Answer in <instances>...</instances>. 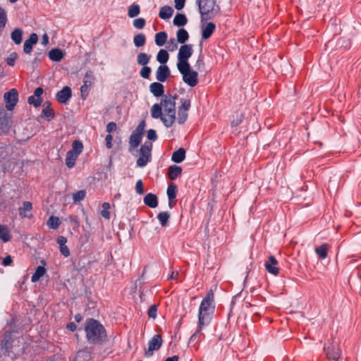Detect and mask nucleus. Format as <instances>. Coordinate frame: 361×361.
<instances>
[{"mask_svg":"<svg viewBox=\"0 0 361 361\" xmlns=\"http://www.w3.org/2000/svg\"><path fill=\"white\" fill-rule=\"evenodd\" d=\"M11 263H12V259L10 255H8L7 257H6L2 261V264L5 267L10 265Z\"/></svg>","mask_w":361,"mask_h":361,"instance_id":"obj_61","label":"nucleus"},{"mask_svg":"<svg viewBox=\"0 0 361 361\" xmlns=\"http://www.w3.org/2000/svg\"><path fill=\"white\" fill-rule=\"evenodd\" d=\"M133 43L136 47H143L146 43V37L144 34L140 33L134 36Z\"/></svg>","mask_w":361,"mask_h":361,"instance_id":"obj_34","label":"nucleus"},{"mask_svg":"<svg viewBox=\"0 0 361 361\" xmlns=\"http://www.w3.org/2000/svg\"><path fill=\"white\" fill-rule=\"evenodd\" d=\"M145 128V121H142L139 125L137 126L135 130L133 131V133L141 135L143 136L144 131Z\"/></svg>","mask_w":361,"mask_h":361,"instance_id":"obj_50","label":"nucleus"},{"mask_svg":"<svg viewBox=\"0 0 361 361\" xmlns=\"http://www.w3.org/2000/svg\"><path fill=\"white\" fill-rule=\"evenodd\" d=\"M71 97V90L69 87H64L56 94L57 100L62 104H65Z\"/></svg>","mask_w":361,"mask_h":361,"instance_id":"obj_18","label":"nucleus"},{"mask_svg":"<svg viewBox=\"0 0 361 361\" xmlns=\"http://www.w3.org/2000/svg\"><path fill=\"white\" fill-rule=\"evenodd\" d=\"M57 243L60 245V247L64 246V245H66V243H67V239L64 236H60L57 239Z\"/></svg>","mask_w":361,"mask_h":361,"instance_id":"obj_60","label":"nucleus"},{"mask_svg":"<svg viewBox=\"0 0 361 361\" xmlns=\"http://www.w3.org/2000/svg\"><path fill=\"white\" fill-rule=\"evenodd\" d=\"M150 59V55H148L144 52H141L139 53L137 56V63L142 66H147V64L149 62Z\"/></svg>","mask_w":361,"mask_h":361,"instance_id":"obj_30","label":"nucleus"},{"mask_svg":"<svg viewBox=\"0 0 361 361\" xmlns=\"http://www.w3.org/2000/svg\"><path fill=\"white\" fill-rule=\"evenodd\" d=\"M177 41L180 44H184L189 38V34L184 28H180L176 33Z\"/></svg>","mask_w":361,"mask_h":361,"instance_id":"obj_28","label":"nucleus"},{"mask_svg":"<svg viewBox=\"0 0 361 361\" xmlns=\"http://www.w3.org/2000/svg\"><path fill=\"white\" fill-rule=\"evenodd\" d=\"M142 138V135L133 132L129 139V144L130 146V150H131V149L137 148L140 145Z\"/></svg>","mask_w":361,"mask_h":361,"instance_id":"obj_24","label":"nucleus"},{"mask_svg":"<svg viewBox=\"0 0 361 361\" xmlns=\"http://www.w3.org/2000/svg\"><path fill=\"white\" fill-rule=\"evenodd\" d=\"M144 203L150 208H155L158 204L157 197L152 193H148L144 197Z\"/></svg>","mask_w":361,"mask_h":361,"instance_id":"obj_21","label":"nucleus"},{"mask_svg":"<svg viewBox=\"0 0 361 361\" xmlns=\"http://www.w3.org/2000/svg\"><path fill=\"white\" fill-rule=\"evenodd\" d=\"M169 68L166 65H161L158 67L156 72V78L159 82H164L170 75Z\"/></svg>","mask_w":361,"mask_h":361,"instance_id":"obj_14","label":"nucleus"},{"mask_svg":"<svg viewBox=\"0 0 361 361\" xmlns=\"http://www.w3.org/2000/svg\"><path fill=\"white\" fill-rule=\"evenodd\" d=\"M140 11V9L139 5L132 4L128 8V16L130 18H135L139 15Z\"/></svg>","mask_w":361,"mask_h":361,"instance_id":"obj_43","label":"nucleus"},{"mask_svg":"<svg viewBox=\"0 0 361 361\" xmlns=\"http://www.w3.org/2000/svg\"><path fill=\"white\" fill-rule=\"evenodd\" d=\"M60 251H61V253L64 257H68L70 255L69 249L68 248V247L66 245L60 247Z\"/></svg>","mask_w":361,"mask_h":361,"instance_id":"obj_58","label":"nucleus"},{"mask_svg":"<svg viewBox=\"0 0 361 361\" xmlns=\"http://www.w3.org/2000/svg\"><path fill=\"white\" fill-rule=\"evenodd\" d=\"M133 25L137 29H142L146 23V21L142 18H136L133 20Z\"/></svg>","mask_w":361,"mask_h":361,"instance_id":"obj_49","label":"nucleus"},{"mask_svg":"<svg viewBox=\"0 0 361 361\" xmlns=\"http://www.w3.org/2000/svg\"><path fill=\"white\" fill-rule=\"evenodd\" d=\"M135 190H136V192L139 195H142L144 193L143 183H142V180H138L136 182Z\"/></svg>","mask_w":361,"mask_h":361,"instance_id":"obj_54","label":"nucleus"},{"mask_svg":"<svg viewBox=\"0 0 361 361\" xmlns=\"http://www.w3.org/2000/svg\"><path fill=\"white\" fill-rule=\"evenodd\" d=\"M185 158V150L183 148H179L173 152L171 160L175 163H180Z\"/></svg>","mask_w":361,"mask_h":361,"instance_id":"obj_22","label":"nucleus"},{"mask_svg":"<svg viewBox=\"0 0 361 361\" xmlns=\"http://www.w3.org/2000/svg\"><path fill=\"white\" fill-rule=\"evenodd\" d=\"M157 307L155 305H151L148 310L147 314L149 317L155 319L157 317Z\"/></svg>","mask_w":361,"mask_h":361,"instance_id":"obj_52","label":"nucleus"},{"mask_svg":"<svg viewBox=\"0 0 361 361\" xmlns=\"http://www.w3.org/2000/svg\"><path fill=\"white\" fill-rule=\"evenodd\" d=\"M43 93V89L42 87H37L35 89L34 92V96L37 97V98H41V95Z\"/></svg>","mask_w":361,"mask_h":361,"instance_id":"obj_62","label":"nucleus"},{"mask_svg":"<svg viewBox=\"0 0 361 361\" xmlns=\"http://www.w3.org/2000/svg\"><path fill=\"white\" fill-rule=\"evenodd\" d=\"M169 59L168 52L164 49L159 51L157 55V60L161 64H165Z\"/></svg>","mask_w":361,"mask_h":361,"instance_id":"obj_37","label":"nucleus"},{"mask_svg":"<svg viewBox=\"0 0 361 361\" xmlns=\"http://www.w3.org/2000/svg\"><path fill=\"white\" fill-rule=\"evenodd\" d=\"M147 137L149 140L155 141L157 139L156 131L153 129H149L147 131Z\"/></svg>","mask_w":361,"mask_h":361,"instance_id":"obj_55","label":"nucleus"},{"mask_svg":"<svg viewBox=\"0 0 361 361\" xmlns=\"http://www.w3.org/2000/svg\"><path fill=\"white\" fill-rule=\"evenodd\" d=\"M173 13V9L169 6H164L160 8L159 16L161 19L166 20L170 18Z\"/></svg>","mask_w":361,"mask_h":361,"instance_id":"obj_25","label":"nucleus"},{"mask_svg":"<svg viewBox=\"0 0 361 361\" xmlns=\"http://www.w3.org/2000/svg\"><path fill=\"white\" fill-rule=\"evenodd\" d=\"M167 40V34L165 32H159L155 35V43L159 47H162Z\"/></svg>","mask_w":361,"mask_h":361,"instance_id":"obj_32","label":"nucleus"},{"mask_svg":"<svg viewBox=\"0 0 361 361\" xmlns=\"http://www.w3.org/2000/svg\"><path fill=\"white\" fill-rule=\"evenodd\" d=\"M85 332L87 341L92 343L102 342L106 336L104 326L93 319L86 322Z\"/></svg>","mask_w":361,"mask_h":361,"instance_id":"obj_3","label":"nucleus"},{"mask_svg":"<svg viewBox=\"0 0 361 361\" xmlns=\"http://www.w3.org/2000/svg\"><path fill=\"white\" fill-rule=\"evenodd\" d=\"M181 105L178 109L177 120L179 124L184 123L188 118V111L190 108V101L186 99H182Z\"/></svg>","mask_w":361,"mask_h":361,"instance_id":"obj_11","label":"nucleus"},{"mask_svg":"<svg viewBox=\"0 0 361 361\" xmlns=\"http://www.w3.org/2000/svg\"><path fill=\"white\" fill-rule=\"evenodd\" d=\"M277 264L278 262L276 258L274 256H270L264 264L266 270L269 273L276 276L279 271V268L276 267Z\"/></svg>","mask_w":361,"mask_h":361,"instance_id":"obj_15","label":"nucleus"},{"mask_svg":"<svg viewBox=\"0 0 361 361\" xmlns=\"http://www.w3.org/2000/svg\"><path fill=\"white\" fill-rule=\"evenodd\" d=\"M12 124L11 115L4 107L0 106V135L8 131Z\"/></svg>","mask_w":361,"mask_h":361,"instance_id":"obj_9","label":"nucleus"},{"mask_svg":"<svg viewBox=\"0 0 361 361\" xmlns=\"http://www.w3.org/2000/svg\"><path fill=\"white\" fill-rule=\"evenodd\" d=\"M94 77L92 71H88L83 78V85L80 87L82 97L85 99L89 93L90 89L94 84Z\"/></svg>","mask_w":361,"mask_h":361,"instance_id":"obj_12","label":"nucleus"},{"mask_svg":"<svg viewBox=\"0 0 361 361\" xmlns=\"http://www.w3.org/2000/svg\"><path fill=\"white\" fill-rule=\"evenodd\" d=\"M22 35H23L22 30L20 28H16L11 32V37L12 40L15 42V44H20L22 42Z\"/></svg>","mask_w":361,"mask_h":361,"instance_id":"obj_31","label":"nucleus"},{"mask_svg":"<svg viewBox=\"0 0 361 361\" xmlns=\"http://www.w3.org/2000/svg\"><path fill=\"white\" fill-rule=\"evenodd\" d=\"M27 102L30 104L33 105L35 107H38L42 102V98H37V97L32 95L28 97Z\"/></svg>","mask_w":361,"mask_h":361,"instance_id":"obj_45","label":"nucleus"},{"mask_svg":"<svg viewBox=\"0 0 361 361\" xmlns=\"http://www.w3.org/2000/svg\"><path fill=\"white\" fill-rule=\"evenodd\" d=\"M176 186L175 185H171L167 188V195L169 200H172L176 197Z\"/></svg>","mask_w":361,"mask_h":361,"instance_id":"obj_48","label":"nucleus"},{"mask_svg":"<svg viewBox=\"0 0 361 361\" xmlns=\"http://www.w3.org/2000/svg\"><path fill=\"white\" fill-rule=\"evenodd\" d=\"M4 99L6 102V109L12 111L18 102V92L16 89H11L4 94Z\"/></svg>","mask_w":361,"mask_h":361,"instance_id":"obj_10","label":"nucleus"},{"mask_svg":"<svg viewBox=\"0 0 361 361\" xmlns=\"http://www.w3.org/2000/svg\"><path fill=\"white\" fill-rule=\"evenodd\" d=\"M116 124L114 122H110L106 126V131L109 133H111V132L116 130Z\"/></svg>","mask_w":361,"mask_h":361,"instance_id":"obj_57","label":"nucleus"},{"mask_svg":"<svg viewBox=\"0 0 361 361\" xmlns=\"http://www.w3.org/2000/svg\"><path fill=\"white\" fill-rule=\"evenodd\" d=\"M178 71L183 75V80L190 87H195L198 83V74L190 68V64L177 67Z\"/></svg>","mask_w":361,"mask_h":361,"instance_id":"obj_5","label":"nucleus"},{"mask_svg":"<svg viewBox=\"0 0 361 361\" xmlns=\"http://www.w3.org/2000/svg\"><path fill=\"white\" fill-rule=\"evenodd\" d=\"M176 96L165 94L160 104H154L151 109L152 116L154 118H160L164 125L169 128L172 126L176 119Z\"/></svg>","mask_w":361,"mask_h":361,"instance_id":"obj_1","label":"nucleus"},{"mask_svg":"<svg viewBox=\"0 0 361 361\" xmlns=\"http://www.w3.org/2000/svg\"><path fill=\"white\" fill-rule=\"evenodd\" d=\"M49 57L51 61L59 62L63 58V53L59 49H53L49 52Z\"/></svg>","mask_w":361,"mask_h":361,"instance_id":"obj_26","label":"nucleus"},{"mask_svg":"<svg viewBox=\"0 0 361 361\" xmlns=\"http://www.w3.org/2000/svg\"><path fill=\"white\" fill-rule=\"evenodd\" d=\"M167 48L170 51H173L178 48L176 40L173 38L170 39Z\"/></svg>","mask_w":361,"mask_h":361,"instance_id":"obj_53","label":"nucleus"},{"mask_svg":"<svg viewBox=\"0 0 361 361\" xmlns=\"http://www.w3.org/2000/svg\"><path fill=\"white\" fill-rule=\"evenodd\" d=\"M113 140V137L111 135L109 134L106 136L105 140H106V146L108 149L111 148L112 144L111 141Z\"/></svg>","mask_w":361,"mask_h":361,"instance_id":"obj_59","label":"nucleus"},{"mask_svg":"<svg viewBox=\"0 0 361 361\" xmlns=\"http://www.w3.org/2000/svg\"><path fill=\"white\" fill-rule=\"evenodd\" d=\"M86 195V191L85 190H78L74 193H73V202H78L83 200Z\"/></svg>","mask_w":361,"mask_h":361,"instance_id":"obj_44","label":"nucleus"},{"mask_svg":"<svg viewBox=\"0 0 361 361\" xmlns=\"http://www.w3.org/2000/svg\"><path fill=\"white\" fill-rule=\"evenodd\" d=\"M18 58V54L16 52H12L6 59L8 65L13 66L15 63L16 60Z\"/></svg>","mask_w":361,"mask_h":361,"instance_id":"obj_51","label":"nucleus"},{"mask_svg":"<svg viewBox=\"0 0 361 361\" xmlns=\"http://www.w3.org/2000/svg\"><path fill=\"white\" fill-rule=\"evenodd\" d=\"M90 359V354L87 351H79L75 357V361H88Z\"/></svg>","mask_w":361,"mask_h":361,"instance_id":"obj_42","label":"nucleus"},{"mask_svg":"<svg viewBox=\"0 0 361 361\" xmlns=\"http://www.w3.org/2000/svg\"><path fill=\"white\" fill-rule=\"evenodd\" d=\"M32 209V205L30 202H24L23 206L19 208V215L22 218H31L32 215L28 213Z\"/></svg>","mask_w":361,"mask_h":361,"instance_id":"obj_19","label":"nucleus"},{"mask_svg":"<svg viewBox=\"0 0 361 361\" xmlns=\"http://www.w3.org/2000/svg\"><path fill=\"white\" fill-rule=\"evenodd\" d=\"M9 343H10L9 338H7V336H6L2 341V344H1L2 348H5L6 350H7L9 348V346H8Z\"/></svg>","mask_w":361,"mask_h":361,"instance_id":"obj_63","label":"nucleus"},{"mask_svg":"<svg viewBox=\"0 0 361 361\" xmlns=\"http://www.w3.org/2000/svg\"><path fill=\"white\" fill-rule=\"evenodd\" d=\"M78 156L76 155V153H72L68 152L66 158V164L68 168H73L75 165V160Z\"/></svg>","mask_w":361,"mask_h":361,"instance_id":"obj_36","label":"nucleus"},{"mask_svg":"<svg viewBox=\"0 0 361 361\" xmlns=\"http://www.w3.org/2000/svg\"><path fill=\"white\" fill-rule=\"evenodd\" d=\"M152 69L150 67L147 66H142L140 74L142 78L148 79L149 78Z\"/></svg>","mask_w":361,"mask_h":361,"instance_id":"obj_47","label":"nucleus"},{"mask_svg":"<svg viewBox=\"0 0 361 361\" xmlns=\"http://www.w3.org/2000/svg\"><path fill=\"white\" fill-rule=\"evenodd\" d=\"M11 238L10 231L6 226L0 225V239L4 243L8 242Z\"/></svg>","mask_w":361,"mask_h":361,"instance_id":"obj_27","label":"nucleus"},{"mask_svg":"<svg viewBox=\"0 0 361 361\" xmlns=\"http://www.w3.org/2000/svg\"><path fill=\"white\" fill-rule=\"evenodd\" d=\"M82 147L83 146L81 142L75 140L72 145V149L68 152L73 154L76 153V155L78 156L81 153Z\"/></svg>","mask_w":361,"mask_h":361,"instance_id":"obj_41","label":"nucleus"},{"mask_svg":"<svg viewBox=\"0 0 361 361\" xmlns=\"http://www.w3.org/2000/svg\"><path fill=\"white\" fill-rule=\"evenodd\" d=\"M216 25L212 22L207 23L204 25L202 23V37L207 39L211 37L214 32Z\"/></svg>","mask_w":361,"mask_h":361,"instance_id":"obj_17","label":"nucleus"},{"mask_svg":"<svg viewBox=\"0 0 361 361\" xmlns=\"http://www.w3.org/2000/svg\"><path fill=\"white\" fill-rule=\"evenodd\" d=\"M181 172L182 169L180 166L172 165L168 169V176L171 180H173L181 174Z\"/></svg>","mask_w":361,"mask_h":361,"instance_id":"obj_23","label":"nucleus"},{"mask_svg":"<svg viewBox=\"0 0 361 361\" xmlns=\"http://www.w3.org/2000/svg\"><path fill=\"white\" fill-rule=\"evenodd\" d=\"M200 14L201 23L214 18L220 11L215 0H196Z\"/></svg>","mask_w":361,"mask_h":361,"instance_id":"obj_4","label":"nucleus"},{"mask_svg":"<svg viewBox=\"0 0 361 361\" xmlns=\"http://www.w3.org/2000/svg\"><path fill=\"white\" fill-rule=\"evenodd\" d=\"M152 144L151 142H145L140 149L139 158L136 161L137 166L140 168L145 167L152 159Z\"/></svg>","mask_w":361,"mask_h":361,"instance_id":"obj_6","label":"nucleus"},{"mask_svg":"<svg viewBox=\"0 0 361 361\" xmlns=\"http://www.w3.org/2000/svg\"><path fill=\"white\" fill-rule=\"evenodd\" d=\"M214 312V293L210 290L203 298L198 311V323L195 332L190 336V342L200 340L201 336L204 337L201 331L204 326H208L212 321Z\"/></svg>","mask_w":361,"mask_h":361,"instance_id":"obj_2","label":"nucleus"},{"mask_svg":"<svg viewBox=\"0 0 361 361\" xmlns=\"http://www.w3.org/2000/svg\"><path fill=\"white\" fill-rule=\"evenodd\" d=\"M162 344V338L159 334L154 335L148 343V348L145 350V355L147 357L152 355L154 350L160 348Z\"/></svg>","mask_w":361,"mask_h":361,"instance_id":"obj_13","label":"nucleus"},{"mask_svg":"<svg viewBox=\"0 0 361 361\" xmlns=\"http://www.w3.org/2000/svg\"><path fill=\"white\" fill-rule=\"evenodd\" d=\"M175 2V8L180 11L185 6V0H174Z\"/></svg>","mask_w":361,"mask_h":361,"instance_id":"obj_56","label":"nucleus"},{"mask_svg":"<svg viewBox=\"0 0 361 361\" xmlns=\"http://www.w3.org/2000/svg\"><path fill=\"white\" fill-rule=\"evenodd\" d=\"M41 116L42 118H47L48 121H50L54 118V114L53 109L49 107V104H47L46 106L45 104L44 105V109L42 111Z\"/></svg>","mask_w":361,"mask_h":361,"instance_id":"obj_35","label":"nucleus"},{"mask_svg":"<svg viewBox=\"0 0 361 361\" xmlns=\"http://www.w3.org/2000/svg\"><path fill=\"white\" fill-rule=\"evenodd\" d=\"M324 352L328 358L338 360L341 355L338 343L335 340L326 343L324 347Z\"/></svg>","mask_w":361,"mask_h":361,"instance_id":"obj_8","label":"nucleus"},{"mask_svg":"<svg viewBox=\"0 0 361 361\" xmlns=\"http://www.w3.org/2000/svg\"><path fill=\"white\" fill-rule=\"evenodd\" d=\"M328 245L323 244L315 249L316 253L321 259H325L327 256Z\"/></svg>","mask_w":361,"mask_h":361,"instance_id":"obj_40","label":"nucleus"},{"mask_svg":"<svg viewBox=\"0 0 361 361\" xmlns=\"http://www.w3.org/2000/svg\"><path fill=\"white\" fill-rule=\"evenodd\" d=\"M38 41L37 35L32 33L29 39H26L24 43L23 51L25 54H30L32 50L33 45L36 44Z\"/></svg>","mask_w":361,"mask_h":361,"instance_id":"obj_16","label":"nucleus"},{"mask_svg":"<svg viewBox=\"0 0 361 361\" xmlns=\"http://www.w3.org/2000/svg\"><path fill=\"white\" fill-rule=\"evenodd\" d=\"M66 327L71 331H74L77 329V326L73 322L68 324Z\"/></svg>","mask_w":361,"mask_h":361,"instance_id":"obj_64","label":"nucleus"},{"mask_svg":"<svg viewBox=\"0 0 361 361\" xmlns=\"http://www.w3.org/2000/svg\"><path fill=\"white\" fill-rule=\"evenodd\" d=\"M47 224L51 229H57L60 225V220L58 217L51 216L49 218Z\"/></svg>","mask_w":361,"mask_h":361,"instance_id":"obj_39","label":"nucleus"},{"mask_svg":"<svg viewBox=\"0 0 361 361\" xmlns=\"http://www.w3.org/2000/svg\"><path fill=\"white\" fill-rule=\"evenodd\" d=\"M102 215L103 217H104L106 219H109L110 218V204L109 202H104L102 204Z\"/></svg>","mask_w":361,"mask_h":361,"instance_id":"obj_46","label":"nucleus"},{"mask_svg":"<svg viewBox=\"0 0 361 361\" xmlns=\"http://www.w3.org/2000/svg\"><path fill=\"white\" fill-rule=\"evenodd\" d=\"M169 216V214L167 212H162L158 214L157 219L163 227L168 225Z\"/></svg>","mask_w":361,"mask_h":361,"instance_id":"obj_38","label":"nucleus"},{"mask_svg":"<svg viewBox=\"0 0 361 361\" xmlns=\"http://www.w3.org/2000/svg\"><path fill=\"white\" fill-rule=\"evenodd\" d=\"M188 20L186 16L182 13H177L173 18V24L176 26L180 27L187 24Z\"/></svg>","mask_w":361,"mask_h":361,"instance_id":"obj_29","label":"nucleus"},{"mask_svg":"<svg viewBox=\"0 0 361 361\" xmlns=\"http://www.w3.org/2000/svg\"><path fill=\"white\" fill-rule=\"evenodd\" d=\"M193 53L192 44H183L180 46L178 55L177 67L188 65V59Z\"/></svg>","mask_w":361,"mask_h":361,"instance_id":"obj_7","label":"nucleus"},{"mask_svg":"<svg viewBox=\"0 0 361 361\" xmlns=\"http://www.w3.org/2000/svg\"><path fill=\"white\" fill-rule=\"evenodd\" d=\"M46 269L44 267L39 266L37 267L35 273L31 277L32 282H37L45 274Z\"/></svg>","mask_w":361,"mask_h":361,"instance_id":"obj_33","label":"nucleus"},{"mask_svg":"<svg viewBox=\"0 0 361 361\" xmlns=\"http://www.w3.org/2000/svg\"><path fill=\"white\" fill-rule=\"evenodd\" d=\"M149 90L155 97L163 95L164 92V85L160 82H152L149 85Z\"/></svg>","mask_w":361,"mask_h":361,"instance_id":"obj_20","label":"nucleus"}]
</instances>
